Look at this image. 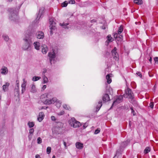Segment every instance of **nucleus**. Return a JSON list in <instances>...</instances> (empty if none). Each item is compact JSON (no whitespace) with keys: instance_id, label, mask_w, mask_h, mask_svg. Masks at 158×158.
Wrapping results in <instances>:
<instances>
[{"instance_id":"1","label":"nucleus","mask_w":158,"mask_h":158,"mask_svg":"<svg viewBox=\"0 0 158 158\" xmlns=\"http://www.w3.org/2000/svg\"><path fill=\"white\" fill-rule=\"evenodd\" d=\"M34 37L33 34L28 32L25 35V37L23 39V44L22 47L23 49L25 51H30L31 49V45L32 44V39Z\"/></svg>"},{"instance_id":"2","label":"nucleus","mask_w":158,"mask_h":158,"mask_svg":"<svg viewBox=\"0 0 158 158\" xmlns=\"http://www.w3.org/2000/svg\"><path fill=\"white\" fill-rule=\"evenodd\" d=\"M20 7H19L17 9L10 8L8 9V11L10 12L9 19L11 20L15 21L18 19V12Z\"/></svg>"},{"instance_id":"3","label":"nucleus","mask_w":158,"mask_h":158,"mask_svg":"<svg viewBox=\"0 0 158 158\" xmlns=\"http://www.w3.org/2000/svg\"><path fill=\"white\" fill-rule=\"evenodd\" d=\"M48 95L47 94H43L41 96V99L44 103L45 104L49 105L54 104L55 102H56L57 99L56 98H53L51 99L48 100L46 99L45 100H43L44 98H47Z\"/></svg>"},{"instance_id":"4","label":"nucleus","mask_w":158,"mask_h":158,"mask_svg":"<svg viewBox=\"0 0 158 158\" xmlns=\"http://www.w3.org/2000/svg\"><path fill=\"white\" fill-rule=\"evenodd\" d=\"M69 122L70 125L74 128L78 127L81 126L80 123L77 121L74 118H72Z\"/></svg>"},{"instance_id":"5","label":"nucleus","mask_w":158,"mask_h":158,"mask_svg":"<svg viewBox=\"0 0 158 158\" xmlns=\"http://www.w3.org/2000/svg\"><path fill=\"white\" fill-rule=\"evenodd\" d=\"M126 95L124 94L123 96L124 97L129 98L131 99H133L134 98V95L131 89L127 88L125 90Z\"/></svg>"},{"instance_id":"6","label":"nucleus","mask_w":158,"mask_h":158,"mask_svg":"<svg viewBox=\"0 0 158 158\" xmlns=\"http://www.w3.org/2000/svg\"><path fill=\"white\" fill-rule=\"evenodd\" d=\"M123 96L121 95L118 96L116 98L115 100L113 102L111 107L110 108V109L112 108L114 104L116 105L121 102L123 101Z\"/></svg>"},{"instance_id":"7","label":"nucleus","mask_w":158,"mask_h":158,"mask_svg":"<svg viewBox=\"0 0 158 158\" xmlns=\"http://www.w3.org/2000/svg\"><path fill=\"white\" fill-rule=\"evenodd\" d=\"M49 23L50 24V27L51 30V33H52V31L55 29L56 23L54 22L52 19L51 18L49 19Z\"/></svg>"},{"instance_id":"8","label":"nucleus","mask_w":158,"mask_h":158,"mask_svg":"<svg viewBox=\"0 0 158 158\" xmlns=\"http://www.w3.org/2000/svg\"><path fill=\"white\" fill-rule=\"evenodd\" d=\"M48 56L49 57L50 61L51 64H52V61L54 60V58L56 56V53L54 50L52 52H50L48 53Z\"/></svg>"},{"instance_id":"9","label":"nucleus","mask_w":158,"mask_h":158,"mask_svg":"<svg viewBox=\"0 0 158 158\" xmlns=\"http://www.w3.org/2000/svg\"><path fill=\"white\" fill-rule=\"evenodd\" d=\"M36 38L38 39H43L44 37V34L42 31H39L36 32Z\"/></svg>"},{"instance_id":"10","label":"nucleus","mask_w":158,"mask_h":158,"mask_svg":"<svg viewBox=\"0 0 158 158\" xmlns=\"http://www.w3.org/2000/svg\"><path fill=\"white\" fill-rule=\"evenodd\" d=\"M44 10V7H41L40 8L39 11V13L37 16L36 19L37 20H39L41 16L43 15Z\"/></svg>"},{"instance_id":"11","label":"nucleus","mask_w":158,"mask_h":158,"mask_svg":"<svg viewBox=\"0 0 158 158\" xmlns=\"http://www.w3.org/2000/svg\"><path fill=\"white\" fill-rule=\"evenodd\" d=\"M116 50L117 48L115 47L111 51L112 54L114 56V58L115 59V60H116L118 57V55L116 52Z\"/></svg>"},{"instance_id":"12","label":"nucleus","mask_w":158,"mask_h":158,"mask_svg":"<svg viewBox=\"0 0 158 158\" xmlns=\"http://www.w3.org/2000/svg\"><path fill=\"white\" fill-rule=\"evenodd\" d=\"M44 117V113L43 112H40L37 118L38 120L40 122H41L43 120Z\"/></svg>"},{"instance_id":"13","label":"nucleus","mask_w":158,"mask_h":158,"mask_svg":"<svg viewBox=\"0 0 158 158\" xmlns=\"http://www.w3.org/2000/svg\"><path fill=\"white\" fill-rule=\"evenodd\" d=\"M102 100L103 101L105 102H106L110 100V98L108 94H105L103 96Z\"/></svg>"},{"instance_id":"14","label":"nucleus","mask_w":158,"mask_h":158,"mask_svg":"<svg viewBox=\"0 0 158 158\" xmlns=\"http://www.w3.org/2000/svg\"><path fill=\"white\" fill-rule=\"evenodd\" d=\"M33 45L35 49L37 50H39L40 49V43L38 42H35L33 43Z\"/></svg>"},{"instance_id":"15","label":"nucleus","mask_w":158,"mask_h":158,"mask_svg":"<svg viewBox=\"0 0 158 158\" xmlns=\"http://www.w3.org/2000/svg\"><path fill=\"white\" fill-rule=\"evenodd\" d=\"M76 146L77 149H81L83 147V144L79 142H77L76 143Z\"/></svg>"},{"instance_id":"16","label":"nucleus","mask_w":158,"mask_h":158,"mask_svg":"<svg viewBox=\"0 0 158 158\" xmlns=\"http://www.w3.org/2000/svg\"><path fill=\"white\" fill-rule=\"evenodd\" d=\"M8 69L6 67H4L1 69V73L2 74H6L8 73Z\"/></svg>"},{"instance_id":"17","label":"nucleus","mask_w":158,"mask_h":158,"mask_svg":"<svg viewBox=\"0 0 158 158\" xmlns=\"http://www.w3.org/2000/svg\"><path fill=\"white\" fill-rule=\"evenodd\" d=\"M48 51V48L46 45L42 46V52L44 54H46Z\"/></svg>"},{"instance_id":"18","label":"nucleus","mask_w":158,"mask_h":158,"mask_svg":"<svg viewBox=\"0 0 158 158\" xmlns=\"http://www.w3.org/2000/svg\"><path fill=\"white\" fill-rule=\"evenodd\" d=\"M129 143V140H127L126 141L123 142L122 143L120 147H121V148H124L126 147Z\"/></svg>"},{"instance_id":"19","label":"nucleus","mask_w":158,"mask_h":158,"mask_svg":"<svg viewBox=\"0 0 158 158\" xmlns=\"http://www.w3.org/2000/svg\"><path fill=\"white\" fill-rule=\"evenodd\" d=\"M102 105V101L101 100L99 101L98 102V104L97 105L96 108V111H98L100 109Z\"/></svg>"},{"instance_id":"20","label":"nucleus","mask_w":158,"mask_h":158,"mask_svg":"<svg viewBox=\"0 0 158 158\" xmlns=\"http://www.w3.org/2000/svg\"><path fill=\"white\" fill-rule=\"evenodd\" d=\"M9 85V83L6 82L5 85H3V89L4 91H6L8 90V87Z\"/></svg>"},{"instance_id":"21","label":"nucleus","mask_w":158,"mask_h":158,"mask_svg":"<svg viewBox=\"0 0 158 158\" xmlns=\"http://www.w3.org/2000/svg\"><path fill=\"white\" fill-rule=\"evenodd\" d=\"M110 74H107L106 76V79L107 80V82L108 84H110L111 82V79L110 78Z\"/></svg>"},{"instance_id":"22","label":"nucleus","mask_w":158,"mask_h":158,"mask_svg":"<svg viewBox=\"0 0 158 158\" xmlns=\"http://www.w3.org/2000/svg\"><path fill=\"white\" fill-rule=\"evenodd\" d=\"M123 151L122 148L121 147H120V148L117 150L116 151V152L115 155V156H118L119 155L122 153Z\"/></svg>"},{"instance_id":"23","label":"nucleus","mask_w":158,"mask_h":158,"mask_svg":"<svg viewBox=\"0 0 158 158\" xmlns=\"http://www.w3.org/2000/svg\"><path fill=\"white\" fill-rule=\"evenodd\" d=\"M123 30V26L122 25L120 26V27L118 28V35H120L122 32Z\"/></svg>"},{"instance_id":"24","label":"nucleus","mask_w":158,"mask_h":158,"mask_svg":"<svg viewBox=\"0 0 158 158\" xmlns=\"http://www.w3.org/2000/svg\"><path fill=\"white\" fill-rule=\"evenodd\" d=\"M23 83L22 84V88H26V85L27 84V81L25 80V79L23 78Z\"/></svg>"},{"instance_id":"25","label":"nucleus","mask_w":158,"mask_h":158,"mask_svg":"<svg viewBox=\"0 0 158 158\" xmlns=\"http://www.w3.org/2000/svg\"><path fill=\"white\" fill-rule=\"evenodd\" d=\"M60 25L63 28H64L65 29H68L69 28L67 26L69 25V23H60Z\"/></svg>"},{"instance_id":"26","label":"nucleus","mask_w":158,"mask_h":158,"mask_svg":"<svg viewBox=\"0 0 158 158\" xmlns=\"http://www.w3.org/2000/svg\"><path fill=\"white\" fill-rule=\"evenodd\" d=\"M134 3L138 5H140L142 4L143 2L142 0H134Z\"/></svg>"},{"instance_id":"27","label":"nucleus","mask_w":158,"mask_h":158,"mask_svg":"<svg viewBox=\"0 0 158 158\" xmlns=\"http://www.w3.org/2000/svg\"><path fill=\"white\" fill-rule=\"evenodd\" d=\"M63 108L65 109L66 110H71V108L70 107V106L65 104H63Z\"/></svg>"},{"instance_id":"28","label":"nucleus","mask_w":158,"mask_h":158,"mask_svg":"<svg viewBox=\"0 0 158 158\" xmlns=\"http://www.w3.org/2000/svg\"><path fill=\"white\" fill-rule=\"evenodd\" d=\"M36 91L35 86L34 85H32L31 86V91L32 93H34Z\"/></svg>"},{"instance_id":"29","label":"nucleus","mask_w":158,"mask_h":158,"mask_svg":"<svg viewBox=\"0 0 158 158\" xmlns=\"http://www.w3.org/2000/svg\"><path fill=\"white\" fill-rule=\"evenodd\" d=\"M150 151V148L149 147H146L144 150V152L145 154H146Z\"/></svg>"},{"instance_id":"30","label":"nucleus","mask_w":158,"mask_h":158,"mask_svg":"<svg viewBox=\"0 0 158 158\" xmlns=\"http://www.w3.org/2000/svg\"><path fill=\"white\" fill-rule=\"evenodd\" d=\"M41 78L40 77L35 76L33 77L32 80L34 81H36L39 80Z\"/></svg>"},{"instance_id":"31","label":"nucleus","mask_w":158,"mask_h":158,"mask_svg":"<svg viewBox=\"0 0 158 158\" xmlns=\"http://www.w3.org/2000/svg\"><path fill=\"white\" fill-rule=\"evenodd\" d=\"M107 40L110 42H111L113 40V39L112 38L110 35H108L107 36Z\"/></svg>"},{"instance_id":"32","label":"nucleus","mask_w":158,"mask_h":158,"mask_svg":"<svg viewBox=\"0 0 158 158\" xmlns=\"http://www.w3.org/2000/svg\"><path fill=\"white\" fill-rule=\"evenodd\" d=\"M2 37L4 40L6 41H8L9 40L8 36L6 35H3Z\"/></svg>"},{"instance_id":"33","label":"nucleus","mask_w":158,"mask_h":158,"mask_svg":"<svg viewBox=\"0 0 158 158\" xmlns=\"http://www.w3.org/2000/svg\"><path fill=\"white\" fill-rule=\"evenodd\" d=\"M106 92L109 94H111L112 93V89L110 87L106 89Z\"/></svg>"},{"instance_id":"34","label":"nucleus","mask_w":158,"mask_h":158,"mask_svg":"<svg viewBox=\"0 0 158 158\" xmlns=\"http://www.w3.org/2000/svg\"><path fill=\"white\" fill-rule=\"evenodd\" d=\"M28 125L30 128H31L34 126V123L33 122H29Z\"/></svg>"},{"instance_id":"35","label":"nucleus","mask_w":158,"mask_h":158,"mask_svg":"<svg viewBox=\"0 0 158 158\" xmlns=\"http://www.w3.org/2000/svg\"><path fill=\"white\" fill-rule=\"evenodd\" d=\"M55 102L56 103V106L57 107H59L61 106V102H60V101H57V100L56 102Z\"/></svg>"},{"instance_id":"36","label":"nucleus","mask_w":158,"mask_h":158,"mask_svg":"<svg viewBox=\"0 0 158 158\" xmlns=\"http://www.w3.org/2000/svg\"><path fill=\"white\" fill-rule=\"evenodd\" d=\"M51 148L50 147H48L47 148V153L49 154H50L51 152Z\"/></svg>"},{"instance_id":"37","label":"nucleus","mask_w":158,"mask_h":158,"mask_svg":"<svg viewBox=\"0 0 158 158\" xmlns=\"http://www.w3.org/2000/svg\"><path fill=\"white\" fill-rule=\"evenodd\" d=\"M48 78L44 76L43 78L44 83H47L48 82Z\"/></svg>"},{"instance_id":"38","label":"nucleus","mask_w":158,"mask_h":158,"mask_svg":"<svg viewBox=\"0 0 158 158\" xmlns=\"http://www.w3.org/2000/svg\"><path fill=\"white\" fill-rule=\"evenodd\" d=\"M37 143L38 144H40L42 142V140L41 138L40 137H38L37 139Z\"/></svg>"},{"instance_id":"39","label":"nucleus","mask_w":158,"mask_h":158,"mask_svg":"<svg viewBox=\"0 0 158 158\" xmlns=\"http://www.w3.org/2000/svg\"><path fill=\"white\" fill-rule=\"evenodd\" d=\"M130 109L131 110V113L133 114V116H135L136 115V113L135 112L134 110H133V107H131L130 108Z\"/></svg>"},{"instance_id":"40","label":"nucleus","mask_w":158,"mask_h":158,"mask_svg":"<svg viewBox=\"0 0 158 158\" xmlns=\"http://www.w3.org/2000/svg\"><path fill=\"white\" fill-rule=\"evenodd\" d=\"M154 103L153 102H150L149 104V107H150L151 109H153L154 107Z\"/></svg>"},{"instance_id":"41","label":"nucleus","mask_w":158,"mask_h":158,"mask_svg":"<svg viewBox=\"0 0 158 158\" xmlns=\"http://www.w3.org/2000/svg\"><path fill=\"white\" fill-rule=\"evenodd\" d=\"M68 5V3L67 1H65L62 4V5L63 7H66Z\"/></svg>"},{"instance_id":"42","label":"nucleus","mask_w":158,"mask_h":158,"mask_svg":"<svg viewBox=\"0 0 158 158\" xmlns=\"http://www.w3.org/2000/svg\"><path fill=\"white\" fill-rule=\"evenodd\" d=\"M17 86L15 88V90L16 92H17L18 93L19 91V83H18L16 84Z\"/></svg>"},{"instance_id":"43","label":"nucleus","mask_w":158,"mask_h":158,"mask_svg":"<svg viewBox=\"0 0 158 158\" xmlns=\"http://www.w3.org/2000/svg\"><path fill=\"white\" fill-rule=\"evenodd\" d=\"M34 131V130L33 128L30 129L29 131V133L33 135Z\"/></svg>"},{"instance_id":"44","label":"nucleus","mask_w":158,"mask_h":158,"mask_svg":"<svg viewBox=\"0 0 158 158\" xmlns=\"http://www.w3.org/2000/svg\"><path fill=\"white\" fill-rule=\"evenodd\" d=\"M100 131V130L99 128L96 130L94 132V134H97Z\"/></svg>"},{"instance_id":"45","label":"nucleus","mask_w":158,"mask_h":158,"mask_svg":"<svg viewBox=\"0 0 158 158\" xmlns=\"http://www.w3.org/2000/svg\"><path fill=\"white\" fill-rule=\"evenodd\" d=\"M69 4H73L75 3V1L74 0H71L69 1Z\"/></svg>"},{"instance_id":"46","label":"nucleus","mask_w":158,"mask_h":158,"mask_svg":"<svg viewBox=\"0 0 158 158\" xmlns=\"http://www.w3.org/2000/svg\"><path fill=\"white\" fill-rule=\"evenodd\" d=\"M136 74L138 75V76H139L140 77H142V75L141 72H138L136 73Z\"/></svg>"},{"instance_id":"47","label":"nucleus","mask_w":158,"mask_h":158,"mask_svg":"<svg viewBox=\"0 0 158 158\" xmlns=\"http://www.w3.org/2000/svg\"><path fill=\"white\" fill-rule=\"evenodd\" d=\"M51 119L52 121H55L56 120V119L55 116H52L51 117Z\"/></svg>"},{"instance_id":"48","label":"nucleus","mask_w":158,"mask_h":158,"mask_svg":"<svg viewBox=\"0 0 158 158\" xmlns=\"http://www.w3.org/2000/svg\"><path fill=\"white\" fill-rule=\"evenodd\" d=\"M64 111H61L60 112V113L59 114L60 115H62L64 114Z\"/></svg>"},{"instance_id":"49","label":"nucleus","mask_w":158,"mask_h":158,"mask_svg":"<svg viewBox=\"0 0 158 158\" xmlns=\"http://www.w3.org/2000/svg\"><path fill=\"white\" fill-rule=\"evenodd\" d=\"M154 60L155 62H158V57H156L154 58Z\"/></svg>"},{"instance_id":"50","label":"nucleus","mask_w":158,"mask_h":158,"mask_svg":"<svg viewBox=\"0 0 158 158\" xmlns=\"http://www.w3.org/2000/svg\"><path fill=\"white\" fill-rule=\"evenodd\" d=\"M118 33H116L114 35V38H117V37H118Z\"/></svg>"},{"instance_id":"51","label":"nucleus","mask_w":158,"mask_h":158,"mask_svg":"<svg viewBox=\"0 0 158 158\" xmlns=\"http://www.w3.org/2000/svg\"><path fill=\"white\" fill-rule=\"evenodd\" d=\"M32 135L31 134H30V135H28V138H29V139L30 140H31V138H32Z\"/></svg>"},{"instance_id":"52","label":"nucleus","mask_w":158,"mask_h":158,"mask_svg":"<svg viewBox=\"0 0 158 158\" xmlns=\"http://www.w3.org/2000/svg\"><path fill=\"white\" fill-rule=\"evenodd\" d=\"M109 42H109V41H108V40H106V42H105V44L106 45H108L109 44Z\"/></svg>"},{"instance_id":"53","label":"nucleus","mask_w":158,"mask_h":158,"mask_svg":"<svg viewBox=\"0 0 158 158\" xmlns=\"http://www.w3.org/2000/svg\"><path fill=\"white\" fill-rule=\"evenodd\" d=\"M35 158H41L39 155L37 154L35 155Z\"/></svg>"},{"instance_id":"54","label":"nucleus","mask_w":158,"mask_h":158,"mask_svg":"<svg viewBox=\"0 0 158 158\" xmlns=\"http://www.w3.org/2000/svg\"><path fill=\"white\" fill-rule=\"evenodd\" d=\"M63 143H64V146L65 148H67L66 143L64 141Z\"/></svg>"},{"instance_id":"55","label":"nucleus","mask_w":158,"mask_h":158,"mask_svg":"<svg viewBox=\"0 0 158 158\" xmlns=\"http://www.w3.org/2000/svg\"><path fill=\"white\" fill-rule=\"evenodd\" d=\"M47 108L46 107L42 106L41 107V109H46Z\"/></svg>"},{"instance_id":"56","label":"nucleus","mask_w":158,"mask_h":158,"mask_svg":"<svg viewBox=\"0 0 158 158\" xmlns=\"http://www.w3.org/2000/svg\"><path fill=\"white\" fill-rule=\"evenodd\" d=\"M46 88V85H43V87H42V89H45Z\"/></svg>"},{"instance_id":"57","label":"nucleus","mask_w":158,"mask_h":158,"mask_svg":"<svg viewBox=\"0 0 158 158\" xmlns=\"http://www.w3.org/2000/svg\"><path fill=\"white\" fill-rule=\"evenodd\" d=\"M25 88H22V93H23V92H24V91L25 90Z\"/></svg>"},{"instance_id":"58","label":"nucleus","mask_w":158,"mask_h":158,"mask_svg":"<svg viewBox=\"0 0 158 158\" xmlns=\"http://www.w3.org/2000/svg\"><path fill=\"white\" fill-rule=\"evenodd\" d=\"M149 60L151 63H152V58L151 57H150V59H149Z\"/></svg>"},{"instance_id":"59","label":"nucleus","mask_w":158,"mask_h":158,"mask_svg":"<svg viewBox=\"0 0 158 158\" xmlns=\"http://www.w3.org/2000/svg\"><path fill=\"white\" fill-rule=\"evenodd\" d=\"M91 23L95 22H96V21L94 19L91 20Z\"/></svg>"},{"instance_id":"60","label":"nucleus","mask_w":158,"mask_h":158,"mask_svg":"<svg viewBox=\"0 0 158 158\" xmlns=\"http://www.w3.org/2000/svg\"><path fill=\"white\" fill-rule=\"evenodd\" d=\"M120 39H122L123 38V36L122 35H119L118 37Z\"/></svg>"},{"instance_id":"61","label":"nucleus","mask_w":158,"mask_h":158,"mask_svg":"<svg viewBox=\"0 0 158 158\" xmlns=\"http://www.w3.org/2000/svg\"><path fill=\"white\" fill-rule=\"evenodd\" d=\"M13 0H8V1L9 2H11Z\"/></svg>"},{"instance_id":"62","label":"nucleus","mask_w":158,"mask_h":158,"mask_svg":"<svg viewBox=\"0 0 158 158\" xmlns=\"http://www.w3.org/2000/svg\"><path fill=\"white\" fill-rule=\"evenodd\" d=\"M52 158H56V157H55V156L54 155V156H52Z\"/></svg>"},{"instance_id":"63","label":"nucleus","mask_w":158,"mask_h":158,"mask_svg":"<svg viewBox=\"0 0 158 158\" xmlns=\"http://www.w3.org/2000/svg\"><path fill=\"white\" fill-rule=\"evenodd\" d=\"M116 156H115L113 158H117L116 157Z\"/></svg>"}]
</instances>
